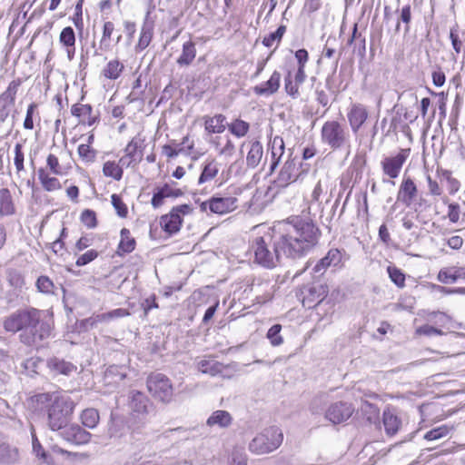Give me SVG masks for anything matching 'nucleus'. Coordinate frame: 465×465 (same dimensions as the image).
<instances>
[{
  "mask_svg": "<svg viewBox=\"0 0 465 465\" xmlns=\"http://www.w3.org/2000/svg\"><path fill=\"white\" fill-rule=\"evenodd\" d=\"M282 225V232L274 240L270 233L252 240L250 251L258 265L275 268L280 263L281 253L301 258L317 245L321 237L320 229L309 217L291 216Z\"/></svg>",
  "mask_w": 465,
  "mask_h": 465,
  "instance_id": "nucleus-1",
  "label": "nucleus"
},
{
  "mask_svg": "<svg viewBox=\"0 0 465 465\" xmlns=\"http://www.w3.org/2000/svg\"><path fill=\"white\" fill-rule=\"evenodd\" d=\"M47 407V425L50 430L55 431L69 424L75 402L68 395H57L51 400Z\"/></svg>",
  "mask_w": 465,
  "mask_h": 465,
  "instance_id": "nucleus-2",
  "label": "nucleus"
},
{
  "mask_svg": "<svg viewBox=\"0 0 465 465\" xmlns=\"http://www.w3.org/2000/svg\"><path fill=\"white\" fill-rule=\"evenodd\" d=\"M32 313L25 330L19 334V340L26 346L37 347L51 337L53 326L50 321L42 317L40 310L35 309Z\"/></svg>",
  "mask_w": 465,
  "mask_h": 465,
  "instance_id": "nucleus-3",
  "label": "nucleus"
},
{
  "mask_svg": "<svg viewBox=\"0 0 465 465\" xmlns=\"http://www.w3.org/2000/svg\"><path fill=\"white\" fill-rule=\"evenodd\" d=\"M283 433L277 426H271L258 433L249 443V450L256 455L268 454L282 443Z\"/></svg>",
  "mask_w": 465,
  "mask_h": 465,
  "instance_id": "nucleus-4",
  "label": "nucleus"
},
{
  "mask_svg": "<svg viewBox=\"0 0 465 465\" xmlns=\"http://www.w3.org/2000/svg\"><path fill=\"white\" fill-rule=\"evenodd\" d=\"M321 141L332 151L350 147V133L345 125L336 120L323 124L321 130Z\"/></svg>",
  "mask_w": 465,
  "mask_h": 465,
  "instance_id": "nucleus-5",
  "label": "nucleus"
},
{
  "mask_svg": "<svg viewBox=\"0 0 465 465\" xmlns=\"http://www.w3.org/2000/svg\"><path fill=\"white\" fill-rule=\"evenodd\" d=\"M128 407L130 420L141 425V428L144 425L147 418L154 412L153 403L139 391L130 392Z\"/></svg>",
  "mask_w": 465,
  "mask_h": 465,
  "instance_id": "nucleus-6",
  "label": "nucleus"
},
{
  "mask_svg": "<svg viewBox=\"0 0 465 465\" xmlns=\"http://www.w3.org/2000/svg\"><path fill=\"white\" fill-rule=\"evenodd\" d=\"M192 212L189 204H181L175 206L172 211L161 217L160 224L162 229L170 235L178 232L183 223L182 215L188 214Z\"/></svg>",
  "mask_w": 465,
  "mask_h": 465,
  "instance_id": "nucleus-7",
  "label": "nucleus"
},
{
  "mask_svg": "<svg viewBox=\"0 0 465 465\" xmlns=\"http://www.w3.org/2000/svg\"><path fill=\"white\" fill-rule=\"evenodd\" d=\"M141 429V425L134 420L126 421L125 418L114 413L111 414V420L108 426V436L111 439L121 440L130 431L135 432Z\"/></svg>",
  "mask_w": 465,
  "mask_h": 465,
  "instance_id": "nucleus-8",
  "label": "nucleus"
},
{
  "mask_svg": "<svg viewBox=\"0 0 465 465\" xmlns=\"http://www.w3.org/2000/svg\"><path fill=\"white\" fill-rule=\"evenodd\" d=\"M35 308L19 309L4 320L3 327L7 332L16 333L18 331L24 332L29 319L32 316V312Z\"/></svg>",
  "mask_w": 465,
  "mask_h": 465,
  "instance_id": "nucleus-9",
  "label": "nucleus"
},
{
  "mask_svg": "<svg viewBox=\"0 0 465 465\" xmlns=\"http://www.w3.org/2000/svg\"><path fill=\"white\" fill-rule=\"evenodd\" d=\"M302 163L295 158H289L281 169L274 183L277 187L284 188L294 183L301 176Z\"/></svg>",
  "mask_w": 465,
  "mask_h": 465,
  "instance_id": "nucleus-10",
  "label": "nucleus"
},
{
  "mask_svg": "<svg viewBox=\"0 0 465 465\" xmlns=\"http://www.w3.org/2000/svg\"><path fill=\"white\" fill-rule=\"evenodd\" d=\"M343 253L341 250L333 248L329 250L326 255L320 259L312 268V273L314 279L324 275L328 268H337L342 265Z\"/></svg>",
  "mask_w": 465,
  "mask_h": 465,
  "instance_id": "nucleus-11",
  "label": "nucleus"
},
{
  "mask_svg": "<svg viewBox=\"0 0 465 465\" xmlns=\"http://www.w3.org/2000/svg\"><path fill=\"white\" fill-rule=\"evenodd\" d=\"M21 84V79H15L11 81L5 91L0 94L1 123H4L8 118L11 112V107L15 105L16 94Z\"/></svg>",
  "mask_w": 465,
  "mask_h": 465,
  "instance_id": "nucleus-12",
  "label": "nucleus"
},
{
  "mask_svg": "<svg viewBox=\"0 0 465 465\" xmlns=\"http://www.w3.org/2000/svg\"><path fill=\"white\" fill-rule=\"evenodd\" d=\"M355 411L351 403L337 401L331 403L325 411V418L333 424H341L347 421Z\"/></svg>",
  "mask_w": 465,
  "mask_h": 465,
  "instance_id": "nucleus-13",
  "label": "nucleus"
},
{
  "mask_svg": "<svg viewBox=\"0 0 465 465\" xmlns=\"http://www.w3.org/2000/svg\"><path fill=\"white\" fill-rule=\"evenodd\" d=\"M410 153L411 149H401L395 156L385 157L381 163L383 173L391 179L397 178Z\"/></svg>",
  "mask_w": 465,
  "mask_h": 465,
  "instance_id": "nucleus-14",
  "label": "nucleus"
},
{
  "mask_svg": "<svg viewBox=\"0 0 465 465\" xmlns=\"http://www.w3.org/2000/svg\"><path fill=\"white\" fill-rule=\"evenodd\" d=\"M149 392L163 402H169L174 393L171 380H146Z\"/></svg>",
  "mask_w": 465,
  "mask_h": 465,
  "instance_id": "nucleus-15",
  "label": "nucleus"
},
{
  "mask_svg": "<svg viewBox=\"0 0 465 465\" xmlns=\"http://www.w3.org/2000/svg\"><path fill=\"white\" fill-rule=\"evenodd\" d=\"M238 199L229 195H213L211 197L210 212L215 214H225L237 208Z\"/></svg>",
  "mask_w": 465,
  "mask_h": 465,
  "instance_id": "nucleus-16",
  "label": "nucleus"
},
{
  "mask_svg": "<svg viewBox=\"0 0 465 465\" xmlns=\"http://www.w3.org/2000/svg\"><path fill=\"white\" fill-rule=\"evenodd\" d=\"M418 188L411 177L404 176L397 193V202L411 207L418 196Z\"/></svg>",
  "mask_w": 465,
  "mask_h": 465,
  "instance_id": "nucleus-17",
  "label": "nucleus"
},
{
  "mask_svg": "<svg viewBox=\"0 0 465 465\" xmlns=\"http://www.w3.org/2000/svg\"><path fill=\"white\" fill-rule=\"evenodd\" d=\"M59 430L63 439L72 444H85L91 439V433L86 431L79 425H66L64 428L60 429Z\"/></svg>",
  "mask_w": 465,
  "mask_h": 465,
  "instance_id": "nucleus-18",
  "label": "nucleus"
},
{
  "mask_svg": "<svg viewBox=\"0 0 465 465\" xmlns=\"http://www.w3.org/2000/svg\"><path fill=\"white\" fill-rule=\"evenodd\" d=\"M351 131L356 134L368 118V111L361 104H354L347 114Z\"/></svg>",
  "mask_w": 465,
  "mask_h": 465,
  "instance_id": "nucleus-19",
  "label": "nucleus"
},
{
  "mask_svg": "<svg viewBox=\"0 0 465 465\" xmlns=\"http://www.w3.org/2000/svg\"><path fill=\"white\" fill-rule=\"evenodd\" d=\"M268 149L271 152L270 173H273L277 168L282 155L285 152V146L282 137L276 135L271 138L268 143Z\"/></svg>",
  "mask_w": 465,
  "mask_h": 465,
  "instance_id": "nucleus-20",
  "label": "nucleus"
},
{
  "mask_svg": "<svg viewBox=\"0 0 465 465\" xmlns=\"http://www.w3.org/2000/svg\"><path fill=\"white\" fill-rule=\"evenodd\" d=\"M71 114L80 118L79 124H94L99 120L98 114H93V107L90 104H75L71 108Z\"/></svg>",
  "mask_w": 465,
  "mask_h": 465,
  "instance_id": "nucleus-21",
  "label": "nucleus"
},
{
  "mask_svg": "<svg viewBox=\"0 0 465 465\" xmlns=\"http://www.w3.org/2000/svg\"><path fill=\"white\" fill-rule=\"evenodd\" d=\"M281 74L274 71L270 79L259 85L253 87V92L257 95L269 96L275 94L280 87Z\"/></svg>",
  "mask_w": 465,
  "mask_h": 465,
  "instance_id": "nucleus-22",
  "label": "nucleus"
},
{
  "mask_svg": "<svg viewBox=\"0 0 465 465\" xmlns=\"http://www.w3.org/2000/svg\"><path fill=\"white\" fill-rule=\"evenodd\" d=\"M232 416L227 411L217 410L213 411L206 420L210 428L227 429L232 424Z\"/></svg>",
  "mask_w": 465,
  "mask_h": 465,
  "instance_id": "nucleus-23",
  "label": "nucleus"
},
{
  "mask_svg": "<svg viewBox=\"0 0 465 465\" xmlns=\"http://www.w3.org/2000/svg\"><path fill=\"white\" fill-rule=\"evenodd\" d=\"M459 279L465 280V268L464 267H450L442 268L440 270L437 280L444 284L456 282Z\"/></svg>",
  "mask_w": 465,
  "mask_h": 465,
  "instance_id": "nucleus-24",
  "label": "nucleus"
},
{
  "mask_svg": "<svg viewBox=\"0 0 465 465\" xmlns=\"http://www.w3.org/2000/svg\"><path fill=\"white\" fill-rule=\"evenodd\" d=\"M274 286L269 282H261L252 285V292L255 293V301L257 303L263 304L272 300Z\"/></svg>",
  "mask_w": 465,
  "mask_h": 465,
  "instance_id": "nucleus-25",
  "label": "nucleus"
},
{
  "mask_svg": "<svg viewBox=\"0 0 465 465\" xmlns=\"http://www.w3.org/2000/svg\"><path fill=\"white\" fill-rule=\"evenodd\" d=\"M149 12L147 13L142 29L140 33V37L138 44L136 45V50H144L151 43L153 35V28L154 24L153 21L149 19Z\"/></svg>",
  "mask_w": 465,
  "mask_h": 465,
  "instance_id": "nucleus-26",
  "label": "nucleus"
},
{
  "mask_svg": "<svg viewBox=\"0 0 465 465\" xmlns=\"http://www.w3.org/2000/svg\"><path fill=\"white\" fill-rule=\"evenodd\" d=\"M196 56V47L194 42L188 40L183 43L182 54L177 58L176 63L179 66H189L193 64Z\"/></svg>",
  "mask_w": 465,
  "mask_h": 465,
  "instance_id": "nucleus-27",
  "label": "nucleus"
},
{
  "mask_svg": "<svg viewBox=\"0 0 465 465\" xmlns=\"http://www.w3.org/2000/svg\"><path fill=\"white\" fill-rule=\"evenodd\" d=\"M48 366L54 371V374L70 376L74 373H77V367L75 365L58 358L51 359L48 362Z\"/></svg>",
  "mask_w": 465,
  "mask_h": 465,
  "instance_id": "nucleus-28",
  "label": "nucleus"
},
{
  "mask_svg": "<svg viewBox=\"0 0 465 465\" xmlns=\"http://www.w3.org/2000/svg\"><path fill=\"white\" fill-rule=\"evenodd\" d=\"M382 421L385 432L390 436L395 435L401 425V419L390 410L383 411Z\"/></svg>",
  "mask_w": 465,
  "mask_h": 465,
  "instance_id": "nucleus-29",
  "label": "nucleus"
},
{
  "mask_svg": "<svg viewBox=\"0 0 465 465\" xmlns=\"http://www.w3.org/2000/svg\"><path fill=\"white\" fill-rule=\"evenodd\" d=\"M263 155V148L259 141L251 143L250 150L246 156V164L249 168H256Z\"/></svg>",
  "mask_w": 465,
  "mask_h": 465,
  "instance_id": "nucleus-30",
  "label": "nucleus"
},
{
  "mask_svg": "<svg viewBox=\"0 0 465 465\" xmlns=\"http://www.w3.org/2000/svg\"><path fill=\"white\" fill-rule=\"evenodd\" d=\"M197 368L203 374L215 376L220 373L222 370V364L213 358H208L199 361L197 363Z\"/></svg>",
  "mask_w": 465,
  "mask_h": 465,
  "instance_id": "nucleus-31",
  "label": "nucleus"
},
{
  "mask_svg": "<svg viewBox=\"0 0 465 465\" xmlns=\"http://www.w3.org/2000/svg\"><path fill=\"white\" fill-rule=\"evenodd\" d=\"M225 116L221 114L207 117L204 123L205 130L210 134H221L225 130Z\"/></svg>",
  "mask_w": 465,
  "mask_h": 465,
  "instance_id": "nucleus-32",
  "label": "nucleus"
},
{
  "mask_svg": "<svg viewBox=\"0 0 465 465\" xmlns=\"http://www.w3.org/2000/svg\"><path fill=\"white\" fill-rule=\"evenodd\" d=\"M38 179L43 188L47 192L61 189L62 185L59 180L55 177H51L44 168L38 170Z\"/></svg>",
  "mask_w": 465,
  "mask_h": 465,
  "instance_id": "nucleus-33",
  "label": "nucleus"
},
{
  "mask_svg": "<svg viewBox=\"0 0 465 465\" xmlns=\"http://www.w3.org/2000/svg\"><path fill=\"white\" fill-rule=\"evenodd\" d=\"M18 460V450L7 443H0V463L13 464Z\"/></svg>",
  "mask_w": 465,
  "mask_h": 465,
  "instance_id": "nucleus-34",
  "label": "nucleus"
},
{
  "mask_svg": "<svg viewBox=\"0 0 465 465\" xmlns=\"http://www.w3.org/2000/svg\"><path fill=\"white\" fill-rule=\"evenodd\" d=\"M15 212V207L11 193L8 189L0 190V215H11Z\"/></svg>",
  "mask_w": 465,
  "mask_h": 465,
  "instance_id": "nucleus-35",
  "label": "nucleus"
},
{
  "mask_svg": "<svg viewBox=\"0 0 465 465\" xmlns=\"http://www.w3.org/2000/svg\"><path fill=\"white\" fill-rule=\"evenodd\" d=\"M399 12V18L396 23L395 32L399 33L401 29V23L404 25V33L408 34L411 30L410 24L411 22V7L410 5H404Z\"/></svg>",
  "mask_w": 465,
  "mask_h": 465,
  "instance_id": "nucleus-36",
  "label": "nucleus"
},
{
  "mask_svg": "<svg viewBox=\"0 0 465 465\" xmlns=\"http://www.w3.org/2000/svg\"><path fill=\"white\" fill-rule=\"evenodd\" d=\"M219 172V166L215 160L206 163L198 179V183H203L213 180Z\"/></svg>",
  "mask_w": 465,
  "mask_h": 465,
  "instance_id": "nucleus-37",
  "label": "nucleus"
},
{
  "mask_svg": "<svg viewBox=\"0 0 465 465\" xmlns=\"http://www.w3.org/2000/svg\"><path fill=\"white\" fill-rule=\"evenodd\" d=\"M361 413L369 423H376L380 417V411L375 404L363 401L361 405Z\"/></svg>",
  "mask_w": 465,
  "mask_h": 465,
  "instance_id": "nucleus-38",
  "label": "nucleus"
},
{
  "mask_svg": "<svg viewBox=\"0 0 465 465\" xmlns=\"http://www.w3.org/2000/svg\"><path fill=\"white\" fill-rule=\"evenodd\" d=\"M81 420L84 426L89 429L95 428L100 420L98 411L94 408L84 410L81 413Z\"/></svg>",
  "mask_w": 465,
  "mask_h": 465,
  "instance_id": "nucleus-39",
  "label": "nucleus"
},
{
  "mask_svg": "<svg viewBox=\"0 0 465 465\" xmlns=\"http://www.w3.org/2000/svg\"><path fill=\"white\" fill-rule=\"evenodd\" d=\"M135 248V240L130 236V231L126 228L121 230V241L118 245V252L130 253Z\"/></svg>",
  "mask_w": 465,
  "mask_h": 465,
  "instance_id": "nucleus-40",
  "label": "nucleus"
},
{
  "mask_svg": "<svg viewBox=\"0 0 465 465\" xmlns=\"http://www.w3.org/2000/svg\"><path fill=\"white\" fill-rule=\"evenodd\" d=\"M124 68V64L118 60H112L104 68L103 74L106 78L115 80L120 76Z\"/></svg>",
  "mask_w": 465,
  "mask_h": 465,
  "instance_id": "nucleus-41",
  "label": "nucleus"
},
{
  "mask_svg": "<svg viewBox=\"0 0 465 465\" xmlns=\"http://www.w3.org/2000/svg\"><path fill=\"white\" fill-rule=\"evenodd\" d=\"M103 173L104 176L120 181L123 176V169L114 161H107L104 163Z\"/></svg>",
  "mask_w": 465,
  "mask_h": 465,
  "instance_id": "nucleus-42",
  "label": "nucleus"
},
{
  "mask_svg": "<svg viewBox=\"0 0 465 465\" xmlns=\"http://www.w3.org/2000/svg\"><path fill=\"white\" fill-rule=\"evenodd\" d=\"M250 128V125L247 122L236 119L231 124L228 125L229 131L235 135L236 137H243L246 135Z\"/></svg>",
  "mask_w": 465,
  "mask_h": 465,
  "instance_id": "nucleus-43",
  "label": "nucleus"
},
{
  "mask_svg": "<svg viewBox=\"0 0 465 465\" xmlns=\"http://www.w3.org/2000/svg\"><path fill=\"white\" fill-rule=\"evenodd\" d=\"M452 430V427H449L448 425H441L437 428H434L429 431H427L424 434V439L427 440H440L445 436H447L450 430Z\"/></svg>",
  "mask_w": 465,
  "mask_h": 465,
  "instance_id": "nucleus-44",
  "label": "nucleus"
},
{
  "mask_svg": "<svg viewBox=\"0 0 465 465\" xmlns=\"http://www.w3.org/2000/svg\"><path fill=\"white\" fill-rule=\"evenodd\" d=\"M282 325L274 324L267 331L266 337L272 346H280L283 342V338L281 335Z\"/></svg>",
  "mask_w": 465,
  "mask_h": 465,
  "instance_id": "nucleus-45",
  "label": "nucleus"
},
{
  "mask_svg": "<svg viewBox=\"0 0 465 465\" xmlns=\"http://www.w3.org/2000/svg\"><path fill=\"white\" fill-rule=\"evenodd\" d=\"M46 165L54 175H64L67 173L66 169L60 164L58 158L54 154L50 153L47 156Z\"/></svg>",
  "mask_w": 465,
  "mask_h": 465,
  "instance_id": "nucleus-46",
  "label": "nucleus"
},
{
  "mask_svg": "<svg viewBox=\"0 0 465 465\" xmlns=\"http://www.w3.org/2000/svg\"><path fill=\"white\" fill-rule=\"evenodd\" d=\"M60 43L66 48L74 46L75 45V34L71 26L64 27L59 36Z\"/></svg>",
  "mask_w": 465,
  "mask_h": 465,
  "instance_id": "nucleus-47",
  "label": "nucleus"
},
{
  "mask_svg": "<svg viewBox=\"0 0 465 465\" xmlns=\"http://www.w3.org/2000/svg\"><path fill=\"white\" fill-rule=\"evenodd\" d=\"M286 32L285 25H280L275 32L271 33L269 35L262 39V45L266 47H271L274 42L279 44Z\"/></svg>",
  "mask_w": 465,
  "mask_h": 465,
  "instance_id": "nucleus-48",
  "label": "nucleus"
},
{
  "mask_svg": "<svg viewBox=\"0 0 465 465\" xmlns=\"http://www.w3.org/2000/svg\"><path fill=\"white\" fill-rule=\"evenodd\" d=\"M450 39L451 41V45L455 53L457 54H460L462 47V39L460 36L458 25H453L450 29Z\"/></svg>",
  "mask_w": 465,
  "mask_h": 465,
  "instance_id": "nucleus-49",
  "label": "nucleus"
},
{
  "mask_svg": "<svg viewBox=\"0 0 465 465\" xmlns=\"http://www.w3.org/2000/svg\"><path fill=\"white\" fill-rule=\"evenodd\" d=\"M36 287L43 293H54V283L47 276H40L36 281Z\"/></svg>",
  "mask_w": 465,
  "mask_h": 465,
  "instance_id": "nucleus-50",
  "label": "nucleus"
},
{
  "mask_svg": "<svg viewBox=\"0 0 465 465\" xmlns=\"http://www.w3.org/2000/svg\"><path fill=\"white\" fill-rule=\"evenodd\" d=\"M390 279L398 286L403 287L405 283V275L404 273L398 268L389 266L387 268Z\"/></svg>",
  "mask_w": 465,
  "mask_h": 465,
  "instance_id": "nucleus-51",
  "label": "nucleus"
},
{
  "mask_svg": "<svg viewBox=\"0 0 465 465\" xmlns=\"http://www.w3.org/2000/svg\"><path fill=\"white\" fill-rule=\"evenodd\" d=\"M81 222L90 229L96 227L97 219L95 212L90 209L83 211L81 214Z\"/></svg>",
  "mask_w": 465,
  "mask_h": 465,
  "instance_id": "nucleus-52",
  "label": "nucleus"
},
{
  "mask_svg": "<svg viewBox=\"0 0 465 465\" xmlns=\"http://www.w3.org/2000/svg\"><path fill=\"white\" fill-rule=\"evenodd\" d=\"M111 200L112 204L114 207L117 214L122 218L126 217L128 210L126 204L123 202L122 198L118 194L114 193L111 196Z\"/></svg>",
  "mask_w": 465,
  "mask_h": 465,
  "instance_id": "nucleus-53",
  "label": "nucleus"
},
{
  "mask_svg": "<svg viewBox=\"0 0 465 465\" xmlns=\"http://www.w3.org/2000/svg\"><path fill=\"white\" fill-rule=\"evenodd\" d=\"M285 82V91L291 95L292 98H297L300 94L299 86L300 84H297L295 81L292 79L291 73H288V75L284 79Z\"/></svg>",
  "mask_w": 465,
  "mask_h": 465,
  "instance_id": "nucleus-54",
  "label": "nucleus"
},
{
  "mask_svg": "<svg viewBox=\"0 0 465 465\" xmlns=\"http://www.w3.org/2000/svg\"><path fill=\"white\" fill-rule=\"evenodd\" d=\"M79 156L86 163L94 162L95 158V151L89 144H80L78 146Z\"/></svg>",
  "mask_w": 465,
  "mask_h": 465,
  "instance_id": "nucleus-55",
  "label": "nucleus"
},
{
  "mask_svg": "<svg viewBox=\"0 0 465 465\" xmlns=\"http://www.w3.org/2000/svg\"><path fill=\"white\" fill-rule=\"evenodd\" d=\"M97 257H98L97 251H95L94 249L88 250L86 252H84V254H82L78 257V259L75 262V264L78 267L84 266V265L90 263L91 262H93L94 260H95Z\"/></svg>",
  "mask_w": 465,
  "mask_h": 465,
  "instance_id": "nucleus-56",
  "label": "nucleus"
},
{
  "mask_svg": "<svg viewBox=\"0 0 465 465\" xmlns=\"http://www.w3.org/2000/svg\"><path fill=\"white\" fill-rule=\"evenodd\" d=\"M139 148V143L135 139H132L128 144L126 145L124 151L126 153V156L120 159V163H125V158L129 157L132 160H136V153Z\"/></svg>",
  "mask_w": 465,
  "mask_h": 465,
  "instance_id": "nucleus-57",
  "label": "nucleus"
},
{
  "mask_svg": "<svg viewBox=\"0 0 465 465\" xmlns=\"http://www.w3.org/2000/svg\"><path fill=\"white\" fill-rule=\"evenodd\" d=\"M130 315V312L126 309H115L109 312L99 314V320L109 321L114 318H122Z\"/></svg>",
  "mask_w": 465,
  "mask_h": 465,
  "instance_id": "nucleus-58",
  "label": "nucleus"
},
{
  "mask_svg": "<svg viewBox=\"0 0 465 465\" xmlns=\"http://www.w3.org/2000/svg\"><path fill=\"white\" fill-rule=\"evenodd\" d=\"M337 39L334 36H329L324 45L322 54L324 57L332 58L336 53L335 45Z\"/></svg>",
  "mask_w": 465,
  "mask_h": 465,
  "instance_id": "nucleus-59",
  "label": "nucleus"
},
{
  "mask_svg": "<svg viewBox=\"0 0 465 465\" xmlns=\"http://www.w3.org/2000/svg\"><path fill=\"white\" fill-rule=\"evenodd\" d=\"M25 155L23 153V146L21 143H16L15 146V159L14 163L17 172L24 170Z\"/></svg>",
  "mask_w": 465,
  "mask_h": 465,
  "instance_id": "nucleus-60",
  "label": "nucleus"
},
{
  "mask_svg": "<svg viewBox=\"0 0 465 465\" xmlns=\"http://www.w3.org/2000/svg\"><path fill=\"white\" fill-rule=\"evenodd\" d=\"M32 447L33 451L35 453L37 457L43 460H46L47 453L44 450L34 430H32Z\"/></svg>",
  "mask_w": 465,
  "mask_h": 465,
  "instance_id": "nucleus-61",
  "label": "nucleus"
},
{
  "mask_svg": "<svg viewBox=\"0 0 465 465\" xmlns=\"http://www.w3.org/2000/svg\"><path fill=\"white\" fill-rule=\"evenodd\" d=\"M37 108V104L35 103H32L28 105L26 115L24 121V128L27 130H32L34 128V121L33 114Z\"/></svg>",
  "mask_w": 465,
  "mask_h": 465,
  "instance_id": "nucleus-62",
  "label": "nucleus"
},
{
  "mask_svg": "<svg viewBox=\"0 0 465 465\" xmlns=\"http://www.w3.org/2000/svg\"><path fill=\"white\" fill-rule=\"evenodd\" d=\"M43 361L35 359H28L25 361L24 367L27 371V375L33 376V374H38L37 368L39 365H43Z\"/></svg>",
  "mask_w": 465,
  "mask_h": 465,
  "instance_id": "nucleus-63",
  "label": "nucleus"
},
{
  "mask_svg": "<svg viewBox=\"0 0 465 465\" xmlns=\"http://www.w3.org/2000/svg\"><path fill=\"white\" fill-rule=\"evenodd\" d=\"M10 284L15 288H21L25 284V279L22 274L16 271H12L8 274Z\"/></svg>",
  "mask_w": 465,
  "mask_h": 465,
  "instance_id": "nucleus-64",
  "label": "nucleus"
}]
</instances>
